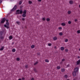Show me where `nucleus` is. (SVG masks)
Segmentation results:
<instances>
[{
  "label": "nucleus",
  "instance_id": "f257e3e1",
  "mask_svg": "<svg viewBox=\"0 0 80 80\" xmlns=\"http://www.w3.org/2000/svg\"><path fill=\"white\" fill-rule=\"evenodd\" d=\"M16 12V13L17 14H22V13H23V11L22 9H21L20 10H17Z\"/></svg>",
  "mask_w": 80,
  "mask_h": 80
},
{
  "label": "nucleus",
  "instance_id": "f03ea898",
  "mask_svg": "<svg viewBox=\"0 0 80 80\" xmlns=\"http://www.w3.org/2000/svg\"><path fill=\"white\" fill-rule=\"evenodd\" d=\"M5 20H6L5 18H2V20L1 21V23H3L5 22Z\"/></svg>",
  "mask_w": 80,
  "mask_h": 80
},
{
  "label": "nucleus",
  "instance_id": "7ed1b4c3",
  "mask_svg": "<svg viewBox=\"0 0 80 80\" xmlns=\"http://www.w3.org/2000/svg\"><path fill=\"white\" fill-rule=\"evenodd\" d=\"M74 72L77 73L78 72V68L77 67L74 69Z\"/></svg>",
  "mask_w": 80,
  "mask_h": 80
},
{
  "label": "nucleus",
  "instance_id": "20e7f679",
  "mask_svg": "<svg viewBox=\"0 0 80 80\" xmlns=\"http://www.w3.org/2000/svg\"><path fill=\"white\" fill-rule=\"evenodd\" d=\"M16 8H17V6H16V5H15L13 7V8L12 10V11H14L15 10H16Z\"/></svg>",
  "mask_w": 80,
  "mask_h": 80
},
{
  "label": "nucleus",
  "instance_id": "39448f33",
  "mask_svg": "<svg viewBox=\"0 0 80 80\" xmlns=\"http://www.w3.org/2000/svg\"><path fill=\"white\" fill-rule=\"evenodd\" d=\"M69 3L71 5H72V4H73V1L71 0L69 1Z\"/></svg>",
  "mask_w": 80,
  "mask_h": 80
},
{
  "label": "nucleus",
  "instance_id": "423d86ee",
  "mask_svg": "<svg viewBox=\"0 0 80 80\" xmlns=\"http://www.w3.org/2000/svg\"><path fill=\"white\" fill-rule=\"evenodd\" d=\"M76 73H77V72H75V71L73 72L72 74H73V76H74V77L76 76Z\"/></svg>",
  "mask_w": 80,
  "mask_h": 80
},
{
  "label": "nucleus",
  "instance_id": "0eeeda50",
  "mask_svg": "<svg viewBox=\"0 0 80 80\" xmlns=\"http://www.w3.org/2000/svg\"><path fill=\"white\" fill-rule=\"evenodd\" d=\"M80 63V60H78L77 62V65H79Z\"/></svg>",
  "mask_w": 80,
  "mask_h": 80
},
{
  "label": "nucleus",
  "instance_id": "6e6552de",
  "mask_svg": "<svg viewBox=\"0 0 80 80\" xmlns=\"http://www.w3.org/2000/svg\"><path fill=\"white\" fill-rule=\"evenodd\" d=\"M9 40H12V38H13V37H12V36H10L9 37Z\"/></svg>",
  "mask_w": 80,
  "mask_h": 80
},
{
  "label": "nucleus",
  "instance_id": "1a4fd4ad",
  "mask_svg": "<svg viewBox=\"0 0 80 80\" xmlns=\"http://www.w3.org/2000/svg\"><path fill=\"white\" fill-rule=\"evenodd\" d=\"M53 40H57V37H54L53 38Z\"/></svg>",
  "mask_w": 80,
  "mask_h": 80
},
{
  "label": "nucleus",
  "instance_id": "9d476101",
  "mask_svg": "<svg viewBox=\"0 0 80 80\" xmlns=\"http://www.w3.org/2000/svg\"><path fill=\"white\" fill-rule=\"evenodd\" d=\"M4 27L6 28H9V27L7 26L6 24L4 25Z\"/></svg>",
  "mask_w": 80,
  "mask_h": 80
},
{
  "label": "nucleus",
  "instance_id": "9b49d317",
  "mask_svg": "<svg viewBox=\"0 0 80 80\" xmlns=\"http://www.w3.org/2000/svg\"><path fill=\"white\" fill-rule=\"evenodd\" d=\"M23 14H26L27 13V11L26 10H24L23 12Z\"/></svg>",
  "mask_w": 80,
  "mask_h": 80
},
{
  "label": "nucleus",
  "instance_id": "f8f14e48",
  "mask_svg": "<svg viewBox=\"0 0 80 80\" xmlns=\"http://www.w3.org/2000/svg\"><path fill=\"white\" fill-rule=\"evenodd\" d=\"M65 70L64 68H62L61 69V71L62 72H65Z\"/></svg>",
  "mask_w": 80,
  "mask_h": 80
},
{
  "label": "nucleus",
  "instance_id": "ddd939ff",
  "mask_svg": "<svg viewBox=\"0 0 80 80\" xmlns=\"http://www.w3.org/2000/svg\"><path fill=\"white\" fill-rule=\"evenodd\" d=\"M64 47H62L61 48V50H64Z\"/></svg>",
  "mask_w": 80,
  "mask_h": 80
},
{
  "label": "nucleus",
  "instance_id": "4468645a",
  "mask_svg": "<svg viewBox=\"0 0 80 80\" xmlns=\"http://www.w3.org/2000/svg\"><path fill=\"white\" fill-rule=\"evenodd\" d=\"M4 49V47H2L0 49V51H2V50H3Z\"/></svg>",
  "mask_w": 80,
  "mask_h": 80
},
{
  "label": "nucleus",
  "instance_id": "2eb2a0df",
  "mask_svg": "<svg viewBox=\"0 0 80 80\" xmlns=\"http://www.w3.org/2000/svg\"><path fill=\"white\" fill-rule=\"evenodd\" d=\"M59 35L60 36H62V35H63V33L62 32H60L59 33Z\"/></svg>",
  "mask_w": 80,
  "mask_h": 80
},
{
  "label": "nucleus",
  "instance_id": "dca6fc26",
  "mask_svg": "<svg viewBox=\"0 0 80 80\" xmlns=\"http://www.w3.org/2000/svg\"><path fill=\"white\" fill-rule=\"evenodd\" d=\"M35 47V45H32L31 46V48H33Z\"/></svg>",
  "mask_w": 80,
  "mask_h": 80
},
{
  "label": "nucleus",
  "instance_id": "f3484780",
  "mask_svg": "<svg viewBox=\"0 0 80 80\" xmlns=\"http://www.w3.org/2000/svg\"><path fill=\"white\" fill-rule=\"evenodd\" d=\"M62 25V26H65V23H62L61 24Z\"/></svg>",
  "mask_w": 80,
  "mask_h": 80
},
{
  "label": "nucleus",
  "instance_id": "a211bd4d",
  "mask_svg": "<svg viewBox=\"0 0 80 80\" xmlns=\"http://www.w3.org/2000/svg\"><path fill=\"white\" fill-rule=\"evenodd\" d=\"M22 16L23 17H26V14H23L22 15Z\"/></svg>",
  "mask_w": 80,
  "mask_h": 80
},
{
  "label": "nucleus",
  "instance_id": "6ab92c4d",
  "mask_svg": "<svg viewBox=\"0 0 80 80\" xmlns=\"http://www.w3.org/2000/svg\"><path fill=\"white\" fill-rule=\"evenodd\" d=\"M16 23H17V24H18V25H20V22H19L17 21L16 22Z\"/></svg>",
  "mask_w": 80,
  "mask_h": 80
},
{
  "label": "nucleus",
  "instance_id": "aec40b11",
  "mask_svg": "<svg viewBox=\"0 0 80 80\" xmlns=\"http://www.w3.org/2000/svg\"><path fill=\"white\" fill-rule=\"evenodd\" d=\"M28 3L29 4H32V2L30 1H29Z\"/></svg>",
  "mask_w": 80,
  "mask_h": 80
},
{
  "label": "nucleus",
  "instance_id": "412c9836",
  "mask_svg": "<svg viewBox=\"0 0 80 80\" xmlns=\"http://www.w3.org/2000/svg\"><path fill=\"white\" fill-rule=\"evenodd\" d=\"M15 51H16L15 49L14 48L12 49V52H15Z\"/></svg>",
  "mask_w": 80,
  "mask_h": 80
},
{
  "label": "nucleus",
  "instance_id": "4be33fe9",
  "mask_svg": "<svg viewBox=\"0 0 80 80\" xmlns=\"http://www.w3.org/2000/svg\"><path fill=\"white\" fill-rule=\"evenodd\" d=\"M46 20H47L48 22H49V21H50V18H47L46 19Z\"/></svg>",
  "mask_w": 80,
  "mask_h": 80
},
{
  "label": "nucleus",
  "instance_id": "5701e85b",
  "mask_svg": "<svg viewBox=\"0 0 80 80\" xmlns=\"http://www.w3.org/2000/svg\"><path fill=\"white\" fill-rule=\"evenodd\" d=\"M45 61L46 62H49V61H48V59L45 60Z\"/></svg>",
  "mask_w": 80,
  "mask_h": 80
},
{
  "label": "nucleus",
  "instance_id": "b1692460",
  "mask_svg": "<svg viewBox=\"0 0 80 80\" xmlns=\"http://www.w3.org/2000/svg\"><path fill=\"white\" fill-rule=\"evenodd\" d=\"M57 69H60V66H58L57 67Z\"/></svg>",
  "mask_w": 80,
  "mask_h": 80
},
{
  "label": "nucleus",
  "instance_id": "393cba45",
  "mask_svg": "<svg viewBox=\"0 0 80 80\" xmlns=\"http://www.w3.org/2000/svg\"><path fill=\"white\" fill-rule=\"evenodd\" d=\"M68 14H70V13H71V11H69L68 12Z\"/></svg>",
  "mask_w": 80,
  "mask_h": 80
},
{
  "label": "nucleus",
  "instance_id": "a878e982",
  "mask_svg": "<svg viewBox=\"0 0 80 80\" xmlns=\"http://www.w3.org/2000/svg\"><path fill=\"white\" fill-rule=\"evenodd\" d=\"M77 32L78 33H80V30H78L77 31Z\"/></svg>",
  "mask_w": 80,
  "mask_h": 80
},
{
  "label": "nucleus",
  "instance_id": "bb28decb",
  "mask_svg": "<svg viewBox=\"0 0 80 80\" xmlns=\"http://www.w3.org/2000/svg\"><path fill=\"white\" fill-rule=\"evenodd\" d=\"M6 25H8H8H9V23L8 22H7L6 23Z\"/></svg>",
  "mask_w": 80,
  "mask_h": 80
},
{
  "label": "nucleus",
  "instance_id": "cd10ccee",
  "mask_svg": "<svg viewBox=\"0 0 80 80\" xmlns=\"http://www.w3.org/2000/svg\"><path fill=\"white\" fill-rule=\"evenodd\" d=\"M17 60L18 61H19V60H20V58H17Z\"/></svg>",
  "mask_w": 80,
  "mask_h": 80
},
{
  "label": "nucleus",
  "instance_id": "c85d7f7f",
  "mask_svg": "<svg viewBox=\"0 0 80 80\" xmlns=\"http://www.w3.org/2000/svg\"><path fill=\"white\" fill-rule=\"evenodd\" d=\"M34 71L35 72H37V70L36 69H35V68L34 69Z\"/></svg>",
  "mask_w": 80,
  "mask_h": 80
},
{
  "label": "nucleus",
  "instance_id": "c756f323",
  "mask_svg": "<svg viewBox=\"0 0 80 80\" xmlns=\"http://www.w3.org/2000/svg\"><path fill=\"white\" fill-rule=\"evenodd\" d=\"M38 63V62H37L34 64V65H37V64Z\"/></svg>",
  "mask_w": 80,
  "mask_h": 80
},
{
  "label": "nucleus",
  "instance_id": "7c9ffc66",
  "mask_svg": "<svg viewBox=\"0 0 80 80\" xmlns=\"http://www.w3.org/2000/svg\"><path fill=\"white\" fill-rule=\"evenodd\" d=\"M25 68H28V65H26L25 66Z\"/></svg>",
  "mask_w": 80,
  "mask_h": 80
},
{
  "label": "nucleus",
  "instance_id": "2f4dec72",
  "mask_svg": "<svg viewBox=\"0 0 80 80\" xmlns=\"http://www.w3.org/2000/svg\"><path fill=\"white\" fill-rule=\"evenodd\" d=\"M71 21H69L68 22V24H71Z\"/></svg>",
  "mask_w": 80,
  "mask_h": 80
},
{
  "label": "nucleus",
  "instance_id": "473e14b6",
  "mask_svg": "<svg viewBox=\"0 0 80 80\" xmlns=\"http://www.w3.org/2000/svg\"><path fill=\"white\" fill-rule=\"evenodd\" d=\"M65 42H68V39H66L65 40Z\"/></svg>",
  "mask_w": 80,
  "mask_h": 80
},
{
  "label": "nucleus",
  "instance_id": "72a5a7b5",
  "mask_svg": "<svg viewBox=\"0 0 80 80\" xmlns=\"http://www.w3.org/2000/svg\"><path fill=\"white\" fill-rule=\"evenodd\" d=\"M22 2L21 1H20L19 3V5H21V4H22Z\"/></svg>",
  "mask_w": 80,
  "mask_h": 80
},
{
  "label": "nucleus",
  "instance_id": "f704fd0d",
  "mask_svg": "<svg viewBox=\"0 0 80 80\" xmlns=\"http://www.w3.org/2000/svg\"><path fill=\"white\" fill-rule=\"evenodd\" d=\"M62 28L61 27H59L58 28V29H59V30H61L62 29Z\"/></svg>",
  "mask_w": 80,
  "mask_h": 80
},
{
  "label": "nucleus",
  "instance_id": "c9c22d12",
  "mask_svg": "<svg viewBox=\"0 0 80 80\" xmlns=\"http://www.w3.org/2000/svg\"><path fill=\"white\" fill-rule=\"evenodd\" d=\"M1 39H3V37L1 36L0 38Z\"/></svg>",
  "mask_w": 80,
  "mask_h": 80
},
{
  "label": "nucleus",
  "instance_id": "e433bc0d",
  "mask_svg": "<svg viewBox=\"0 0 80 80\" xmlns=\"http://www.w3.org/2000/svg\"><path fill=\"white\" fill-rule=\"evenodd\" d=\"M42 20H43V21H45V18H42Z\"/></svg>",
  "mask_w": 80,
  "mask_h": 80
},
{
  "label": "nucleus",
  "instance_id": "4c0bfd02",
  "mask_svg": "<svg viewBox=\"0 0 80 80\" xmlns=\"http://www.w3.org/2000/svg\"><path fill=\"white\" fill-rule=\"evenodd\" d=\"M51 45H52V44H51V43L48 44V46H51Z\"/></svg>",
  "mask_w": 80,
  "mask_h": 80
},
{
  "label": "nucleus",
  "instance_id": "58836bf2",
  "mask_svg": "<svg viewBox=\"0 0 80 80\" xmlns=\"http://www.w3.org/2000/svg\"><path fill=\"white\" fill-rule=\"evenodd\" d=\"M67 77H68L67 75H65V78H67Z\"/></svg>",
  "mask_w": 80,
  "mask_h": 80
},
{
  "label": "nucleus",
  "instance_id": "ea45409f",
  "mask_svg": "<svg viewBox=\"0 0 80 80\" xmlns=\"http://www.w3.org/2000/svg\"><path fill=\"white\" fill-rule=\"evenodd\" d=\"M65 59H63L62 60V62H64V61H65Z\"/></svg>",
  "mask_w": 80,
  "mask_h": 80
},
{
  "label": "nucleus",
  "instance_id": "a19ab883",
  "mask_svg": "<svg viewBox=\"0 0 80 80\" xmlns=\"http://www.w3.org/2000/svg\"><path fill=\"white\" fill-rule=\"evenodd\" d=\"M22 20L23 21H24V20H25V18H22Z\"/></svg>",
  "mask_w": 80,
  "mask_h": 80
},
{
  "label": "nucleus",
  "instance_id": "79ce46f5",
  "mask_svg": "<svg viewBox=\"0 0 80 80\" xmlns=\"http://www.w3.org/2000/svg\"><path fill=\"white\" fill-rule=\"evenodd\" d=\"M0 35H2V32H0Z\"/></svg>",
  "mask_w": 80,
  "mask_h": 80
},
{
  "label": "nucleus",
  "instance_id": "37998d69",
  "mask_svg": "<svg viewBox=\"0 0 80 80\" xmlns=\"http://www.w3.org/2000/svg\"><path fill=\"white\" fill-rule=\"evenodd\" d=\"M40 55V53H38V55Z\"/></svg>",
  "mask_w": 80,
  "mask_h": 80
},
{
  "label": "nucleus",
  "instance_id": "c03bdc74",
  "mask_svg": "<svg viewBox=\"0 0 80 80\" xmlns=\"http://www.w3.org/2000/svg\"><path fill=\"white\" fill-rule=\"evenodd\" d=\"M65 51H66V52H68V49H66L65 50Z\"/></svg>",
  "mask_w": 80,
  "mask_h": 80
},
{
  "label": "nucleus",
  "instance_id": "a18cd8bd",
  "mask_svg": "<svg viewBox=\"0 0 80 80\" xmlns=\"http://www.w3.org/2000/svg\"><path fill=\"white\" fill-rule=\"evenodd\" d=\"M70 66V65L69 64H68L67 65V67H68Z\"/></svg>",
  "mask_w": 80,
  "mask_h": 80
},
{
  "label": "nucleus",
  "instance_id": "49530a36",
  "mask_svg": "<svg viewBox=\"0 0 80 80\" xmlns=\"http://www.w3.org/2000/svg\"><path fill=\"white\" fill-rule=\"evenodd\" d=\"M22 80H25V78H22Z\"/></svg>",
  "mask_w": 80,
  "mask_h": 80
},
{
  "label": "nucleus",
  "instance_id": "de8ad7c7",
  "mask_svg": "<svg viewBox=\"0 0 80 80\" xmlns=\"http://www.w3.org/2000/svg\"><path fill=\"white\" fill-rule=\"evenodd\" d=\"M75 22H77V19H75Z\"/></svg>",
  "mask_w": 80,
  "mask_h": 80
},
{
  "label": "nucleus",
  "instance_id": "09e8293b",
  "mask_svg": "<svg viewBox=\"0 0 80 80\" xmlns=\"http://www.w3.org/2000/svg\"><path fill=\"white\" fill-rule=\"evenodd\" d=\"M6 21L7 22H8V20H6Z\"/></svg>",
  "mask_w": 80,
  "mask_h": 80
},
{
  "label": "nucleus",
  "instance_id": "8fccbe9b",
  "mask_svg": "<svg viewBox=\"0 0 80 80\" xmlns=\"http://www.w3.org/2000/svg\"><path fill=\"white\" fill-rule=\"evenodd\" d=\"M78 58H80V56H78Z\"/></svg>",
  "mask_w": 80,
  "mask_h": 80
},
{
  "label": "nucleus",
  "instance_id": "3c124183",
  "mask_svg": "<svg viewBox=\"0 0 80 80\" xmlns=\"http://www.w3.org/2000/svg\"><path fill=\"white\" fill-rule=\"evenodd\" d=\"M31 80H34V79L33 78H32Z\"/></svg>",
  "mask_w": 80,
  "mask_h": 80
},
{
  "label": "nucleus",
  "instance_id": "603ef678",
  "mask_svg": "<svg viewBox=\"0 0 80 80\" xmlns=\"http://www.w3.org/2000/svg\"><path fill=\"white\" fill-rule=\"evenodd\" d=\"M2 0H0V3H2Z\"/></svg>",
  "mask_w": 80,
  "mask_h": 80
},
{
  "label": "nucleus",
  "instance_id": "864d4df0",
  "mask_svg": "<svg viewBox=\"0 0 80 80\" xmlns=\"http://www.w3.org/2000/svg\"><path fill=\"white\" fill-rule=\"evenodd\" d=\"M38 1L39 2H41V1H42V0H38Z\"/></svg>",
  "mask_w": 80,
  "mask_h": 80
},
{
  "label": "nucleus",
  "instance_id": "5fc2aeb1",
  "mask_svg": "<svg viewBox=\"0 0 80 80\" xmlns=\"http://www.w3.org/2000/svg\"><path fill=\"white\" fill-rule=\"evenodd\" d=\"M18 80H22V79H20V78H19L18 79Z\"/></svg>",
  "mask_w": 80,
  "mask_h": 80
},
{
  "label": "nucleus",
  "instance_id": "6e6d98bb",
  "mask_svg": "<svg viewBox=\"0 0 80 80\" xmlns=\"http://www.w3.org/2000/svg\"><path fill=\"white\" fill-rule=\"evenodd\" d=\"M79 7H80V4L79 5Z\"/></svg>",
  "mask_w": 80,
  "mask_h": 80
}]
</instances>
